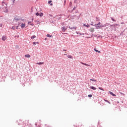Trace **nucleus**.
Masks as SVG:
<instances>
[{
    "label": "nucleus",
    "instance_id": "8",
    "mask_svg": "<svg viewBox=\"0 0 127 127\" xmlns=\"http://www.w3.org/2000/svg\"><path fill=\"white\" fill-rule=\"evenodd\" d=\"M94 51H95V52H98V53H101V51H98V50H97L96 48H94Z\"/></svg>",
    "mask_w": 127,
    "mask_h": 127
},
{
    "label": "nucleus",
    "instance_id": "14",
    "mask_svg": "<svg viewBox=\"0 0 127 127\" xmlns=\"http://www.w3.org/2000/svg\"><path fill=\"white\" fill-rule=\"evenodd\" d=\"M37 65H43V64H44V63H37Z\"/></svg>",
    "mask_w": 127,
    "mask_h": 127
},
{
    "label": "nucleus",
    "instance_id": "3",
    "mask_svg": "<svg viewBox=\"0 0 127 127\" xmlns=\"http://www.w3.org/2000/svg\"><path fill=\"white\" fill-rule=\"evenodd\" d=\"M6 38V36H2L1 40H2L3 41H5Z\"/></svg>",
    "mask_w": 127,
    "mask_h": 127
},
{
    "label": "nucleus",
    "instance_id": "18",
    "mask_svg": "<svg viewBox=\"0 0 127 127\" xmlns=\"http://www.w3.org/2000/svg\"><path fill=\"white\" fill-rule=\"evenodd\" d=\"M47 37H52V35H50L49 34L47 35Z\"/></svg>",
    "mask_w": 127,
    "mask_h": 127
},
{
    "label": "nucleus",
    "instance_id": "26",
    "mask_svg": "<svg viewBox=\"0 0 127 127\" xmlns=\"http://www.w3.org/2000/svg\"><path fill=\"white\" fill-rule=\"evenodd\" d=\"M111 19H112V20H113V21H116L115 20V19H114V18H111Z\"/></svg>",
    "mask_w": 127,
    "mask_h": 127
},
{
    "label": "nucleus",
    "instance_id": "7",
    "mask_svg": "<svg viewBox=\"0 0 127 127\" xmlns=\"http://www.w3.org/2000/svg\"><path fill=\"white\" fill-rule=\"evenodd\" d=\"M89 31H90L91 32H94L95 31V29H94V28H91L89 29Z\"/></svg>",
    "mask_w": 127,
    "mask_h": 127
},
{
    "label": "nucleus",
    "instance_id": "13",
    "mask_svg": "<svg viewBox=\"0 0 127 127\" xmlns=\"http://www.w3.org/2000/svg\"><path fill=\"white\" fill-rule=\"evenodd\" d=\"M25 57H26V58H30V55H25Z\"/></svg>",
    "mask_w": 127,
    "mask_h": 127
},
{
    "label": "nucleus",
    "instance_id": "15",
    "mask_svg": "<svg viewBox=\"0 0 127 127\" xmlns=\"http://www.w3.org/2000/svg\"><path fill=\"white\" fill-rule=\"evenodd\" d=\"M34 38H36V36L33 35V36H32V37H31V39H34Z\"/></svg>",
    "mask_w": 127,
    "mask_h": 127
},
{
    "label": "nucleus",
    "instance_id": "21",
    "mask_svg": "<svg viewBox=\"0 0 127 127\" xmlns=\"http://www.w3.org/2000/svg\"><path fill=\"white\" fill-rule=\"evenodd\" d=\"M12 29H13V30H15V27L12 26Z\"/></svg>",
    "mask_w": 127,
    "mask_h": 127
},
{
    "label": "nucleus",
    "instance_id": "32",
    "mask_svg": "<svg viewBox=\"0 0 127 127\" xmlns=\"http://www.w3.org/2000/svg\"><path fill=\"white\" fill-rule=\"evenodd\" d=\"M64 55H67V54H64Z\"/></svg>",
    "mask_w": 127,
    "mask_h": 127
},
{
    "label": "nucleus",
    "instance_id": "24",
    "mask_svg": "<svg viewBox=\"0 0 127 127\" xmlns=\"http://www.w3.org/2000/svg\"><path fill=\"white\" fill-rule=\"evenodd\" d=\"M88 97L89 98H92V95L91 94L88 95Z\"/></svg>",
    "mask_w": 127,
    "mask_h": 127
},
{
    "label": "nucleus",
    "instance_id": "27",
    "mask_svg": "<svg viewBox=\"0 0 127 127\" xmlns=\"http://www.w3.org/2000/svg\"><path fill=\"white\" fill-rule=\"evenodd\" d=\"M30 23H31V22H28V24H30Z\"/></svg>",
    "mask_w": 127,
    "mask_h": 127
},
{
    "label": "nucleus",
    "instance_id": "30",
    "mask_svg": "<svg viewBox=\"0 0 127 127\" xmlns=\"http://www.w3.org/2000/svg\"><path fill=\"white\" fill-rule=\"evenodd\" d=\"M63 51H67L66 50H64Z\"/></svg>",
    "mask_w": 127,
    "mask_h": 127
},
{
    "label": "nucleus",
    "instance_id": "23",
    "mask_svg": "<svg viewBox=\"0 0 127 127\" xmlns=\"http://www.w3.org/2000/svg\"><path fill=\"white\" fill-rule=\"evenodd\" d=\"M36 43H37V44H38V43H36V42H33V44L34 45H36Z\"/></svg>",
    "mask_w": 127,
    "mask_h": 127
},
{
    "label": "nucleus",
    "instance_id": "4",
    "mask_svg": "<svg viewBox=\"0 0 127 127\" xmlns=\"http://www.w3.org/2000/svg\"><path fill=\"white\" fill-rule=\"evenodd\" d=\"M66 29H67V27L64 26V27H63L62 28V31H63V32L65 31V30H66Z\"/></svg>",
    "mask_w": 127,
    "mask_h": 127
},
{
    "label": "nucleus",
    "instance_id": "11",
    "mask_svg": "<svg viewBox=\"0 0 127 127\" xmlns=\"http://www.w3.org/2000/svg\"><path fill=\"white\" fill-rule=\"evenodd\" d=\"M80 63H81V64H82L83 65H85V66H90V65H89V64H85L84 63L81 62Z\"/></svg>",
    "mask_w": 127,
    "mask_h": 127
},
{
    "label": "nucleus",
    "instance_id": "6",
    "mask_svg": "<svg viewBox=\"0 0 127 127\" xmlns=\"http://www.w3.org/2000/svg\"><path fill=\"white\" fill-rule=\"evenodd\" d=\"M109 94H110V95H112V96H113V97H116V94H114L113 92H112V91H109Z\"/></svg>",
    "mask_w": 127,
    "mask_h": 127
},
{
    "label": "nucleus",
    "instance_id": "33",
    "mask_svg": "<svg viewBox=\"0 0 127 127\" xmlns=\"http://www.w3.org/2000/svg\"><path fill=\"white\" fill-rule=\"evenodd\" d=\"M64 2H66V1H64Z\"/></svg>",
    "mask_w": 127,
    "mask_h": 127
},
{
    "label": "nucleus",
    "instance_id": "2",
    "mask_svg": "<svg viewBox=\"0 0 127 127\" xmlns=\"http://www.w3.org/2000/svg\"><path fill=\"white\" fill-rule=\"evenodd\" d=\"M69 28L70 29H72V30H76L77 29L76 27H74V26H69Z\"/></svg>",
    "mask_w": 127,
    "mask_h": 127
},
{
    "label": "nucleus",
    "instance_id": "10",
    "mask_svg": "<svg viewBox=\"0 0 127 127\" xmlns=\"http://www.w3.org/2000/svg\"><path fill=\"white\" fill-rule=\"evenodd\" d=\"M67 58H69V59H73V57L71 55H67Z\"/></svg>",
    "mask_w": 127,
    "mask_h": 127
},
{
    "label": "nucleus",
    "instance_id": "9",
    "mask_svg": "<svg viewBox=\"0 0 127 127\" xmlns=\"http://www.w3.org/2000/svg\"><path fill=\"white\" fill-rule=\"evenodd\" d=\"M83 26H85V27H87V28L90 27V25H89V24H87V25L86 24H84L83 25Z\"/></svg>",
    "mask_w": 127,
    "mask_h": 127
},
{
    "label": "nucleus",
    "instance_id": "12",
    "mask_svg": "<svg viewBox=\"0 0 127 127\" xmlns=\"http://www.w3.org/2000/svg\"><path fill=\"white\" fill-rule=\"evenodd\" d=\"M52 0H50V1H49L48 3L49 4H50V5L52 6V5H53V4L52 3Z\"/></svg>",
    "mask_w": 127,
    "mask_h": 127
},
{
    "label": "nucleus",
    "instance_id": "31",
    "mask_svg": "<svg viewBox=\"0 0 127 127\" xmlns=\"http://www.w3.org/2000/svg\"><path fill=\"white\" fill-rule=\"evenodd\" d=\"M108 103V104H111V102H110L109 101Z\"/></svg>",
    "mask_w": 127,
    "mask_h": 127
},
{
    "label": "nucleus",
    "instance_id": "22",
    "mask_svg": "<svg viewBox=\"0 0 127 127\" xmlns=\"http://www.w3.org/2000/svg\"><path fill=\"white\" fill-rule=\"evenodd\" d=\"M36 15H37V16H38L39 15V13L37 12V13H36Z\"/></svg>",
    "mask_w": 127,
    "mask_h": 127
},
{
    "label": "nucleus",
    "instance_id": "1",
    "mask_svg": "<svg viewBox=\"0 0 127 127\" xmlns=\"http://www.w3.org/2000/svg\"><path fill=\"white\" fill-rule=\"evenodd\" d=\"M94 26H95V27H96V28L99 29V28H101V27H104L105 26H107V25H104L103 26H101V22H99L98 23L95 24L94 25Z\"/></svg>",
    "mask_w": 127,
    "mask_h": 127
},
{
    "label": "nucleus",
    "instance_id": "25",
    "mask_svg": "<svg viewBox=\"0 0 127 127\" xmlns=\"http://www.w3.org/2000/svg\"><path fill=\"white\" fill-rule=\"evenodd\" d=\"M104 101H105V102H107V103H109V101H108L106 99H104Z\"/></svg>",
    "mask_w": 127,
    "mask_h": 127
},
{
    "label": "nucleus",
    "instance_id": "28",
    "mask_svg": "<svg viewBox=\"0 0 127 127\" xmlns=\"http://www.w3.org/2000/svg\"><path fill=\"white\" fill-rule=\"evenodd\" d=\"M31 25L32 26H33V25H34V24H31Z\"/></svg>",
    "mask_w": 127,
    "mask_h": 127
},
{
    "label": "nucleus",
    "instance_id": "5",
    "mask_svg": "<svg viewBox=\"0 0 127 127\" xmlns=\"http://www.w3.org/2000/svg\"><path fill=\"white\" fill-rule=\"evenodd\" d=\"M20 26L21 28H24L25 27V23H22Z\"/></svg>",
    "mask_w": 127,
    "mask_h": 127
},
{
    "label": "nucleus",
    "instance_id": "17",
    "mask_svg": "<svg viewBox=\"0 0 127 127\" xmlns=\"http://www.w3.org/2000/svg\"><path fill=\"white\" fill-rule=\"evenodd\" d=\"M39 15V16H43V13L40 12Z\"/></svg>",
    "mask_w": 127,
    "mask_h": 127
},
{
    "label": "nucleus",
    "instance_id": "16",
    "mask_svg": "<svg viewBox=\"0 0 127 127\" xmlns=\"http://www.w3.org/2000/svg\"><path fill=\"white\" fill-rule=\"evenodd\" d=\"M90 89H92V90H96V87H95L94 86H91L90 87Z\"/></svg>",
    "mask_w": 127,
    "mask_h": 127
},
{
    "label": "nucleus",
    "instance_id": "29",
    "mask_svg": "<svg viewBox=\"0 0 127 127\" xmlns=\"http://www.w3.org/2000/svg\"><path fill=\"white\" fill-rule=\"evenodd\" d=\"M16 29H18V26L16 27Z\"/></svg>",
    "mask_w": 127,
    "mask_h": 127
},
{
    "label": "nucleus",
    "instance_id": "19",
    "mask_svg": "<svg viewBox=\"0 0 127 127\" xmlns=\"http://www.w3.org/2000/svg\"><path fill=\"white\" fill-rule=\"evenodd\" d=\"M90 81H93V82H97V80H96L95 79H90Z\"/></svg>",
    "mask_w": 127,
    "mask_h": 127
},
{
    "label": "nucleus",
    "instance_id": "20",
    "mask_svg": "<svg viewBox=\"0 0 127 127\" xmlns=\"http://www.w3.org/2000/svg\"><path fill=\"white\" fill-rule=\"evenodd\" d=\"M98 89H99V90H101L102 91H104V89H103L102 87H99Z\"/></svg>",
    "mask_w": 127,
    "mask_h": 127
}]
</instances>
